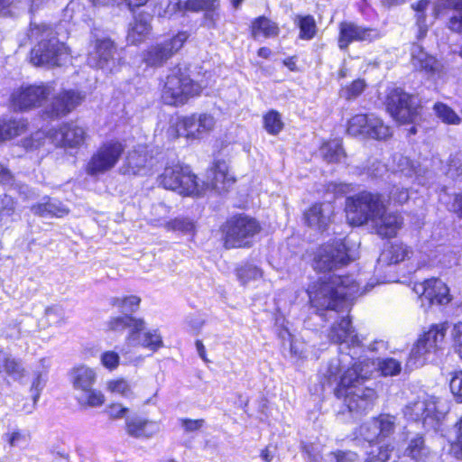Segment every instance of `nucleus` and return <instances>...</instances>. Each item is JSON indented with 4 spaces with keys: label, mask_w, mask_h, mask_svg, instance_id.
Here are the masks:
<instances>
[{
    "label": "nucleus",
    "mask_w": 462,
    "mask_h": 462,
    "mask_svg": "<svg viewBox=\"0 0 462 462\" xmlns=\"http://www.w3.org/2000/svg\"><path fill=\"white\" fill-rule=\"evenodd\" d=\"M437 64L438 61L435 57L428 54L420 59L418 62L419 69L430 75L435 74L437 71Z\"/></svg>",
    "instance_id": "13d9d810"
},
{
    "label": "nucleus",
    "mask_w": 462,
    "mask_h": 462,
    "mask_svg": "<svg viewBox=\"0 0 462 462\" xmlns=\"http://www.w3.org/2000/svg\"><path fill=\"white\" fill-rule=\"evenodd\" d=\"M0 369L14 381L21 384L26 383L29 372L23 360L14 357L4 348H0Z\"/></svg>",
    "instance_id": "bb28decb"
},
{
    "label": "nucleus",
    "mask_w": 462,
    "mask_h": 462,
    "mask_svg": "<svg viewBox=\"0 0 462 462\" xmlns=\"http://www.w3.org/2000/svg\"><path fill=\"white\" fill-rule=\"evenodd\" d=\"M159 184L183 198H218L228 194L236 182L225 159H214L206 170L205 180H200L189 164H167L158 177Z\"/></svg>",
    "instance_id": "f03ea898"
},
{
    "label": "nucleus",
    "mask_w": 462,
    "mask_h": 462,
    "mask_svg": "<svg viewBox=\"0 0 462 462\" xmlns=\"http://www.w3.org/2000/svg\"><path fill=\"white\" fill-rule=\"evenodd\" d=\"M448 325L441 323L432 326L424 333L412 346L407 359L406 366L409 369L422 366L427 356L441 347L447 333Z\"/></svg>",
    "instance_id": "f8f14e48"
},
{
    "label": "nucleus",
    "mask_w": 462,
    "mask_h": 462,
    "mask_svg": "<svg viewBox=\"0 0 462 462\" xmlns=\"http://www.w3.org/2000/svg\"><path fill=\"white\" fill-rule=\"evenodd\" d=\"M392 451L393 448L389 445L383 446L376 454L374 452L369 453L365 462H388Z\"/></svg>",
    "instance_id": "4d7b16f0"
},
{
    "label": "nucleus",
    "mask_w": 462,
    "mask_h": 462,
    "mask_svg": "<svg viewBox=\"0 0 462 462\" xmlns=\"http://www.w3.org/2000/svg\"><path fill=\"white\" fill-rule=\"evenodd\" d=\"M379 37L376 29L367 26H359L349 21H342L338 24L337 38V46L341 51H346L349 45L355 42H371Z\"/></svg>",
    "instance_id": "a211bd4d"
},
{
    "label": "nucleus",
    "mask_w": 462,
    "mask_h": 462,
    "mask_svg": "<svg viewBox=\"0 0 462 462\" xmlns=\"http://www.w3.org/2000/svg\"><path fill=\"white\" fill-rule=\"evenodd\" d=\"M125 145L118 138L101 142L84 166V171L90 177H99L112 171L120 162Z\"/></svg>",
    "instance_id": "1a4fd4ad"
},
{
    "label": "nucleus",
    "mask_w": 462,
    "mask_h": 462,
    "mask_svg": "<svg viewBox=\"0 0 462 462\" xmlns=\"http://www.w3.org/2000/svg\"><path fill=\"white\" fill-rule=\"evenodd\" d=\"M328 338L331 342L343 345L347 347H357L361 340L351 326V320L348 316L342 317L340 321L335 322L328 332Z\"/></svg>",
    "instance_id": "b1692460"
},
{
    "label": "nucleus",
    "mask_w": 462,
    "mask_h": 462,
    "mask_svg": "<svg viewBox=\"0 0 462 462\" xmlns=\"http://www.w3.org/2000/svg\"><path fill=\"white\" fill-rule=\"evenodd\" d=\"M413 252L402 243H395L385 248L378 257V264H395L410 258Z\"/></svg>",
    "instance_id": "c9c22d12"
},
{
    "label": "nucleus",
    "mask_w": 462,
    "mask_h": 462,
    "mask_svg": "<svg viewBox=\"0 0 462 462\" xmlns=\"http://www.w3.org/2000/svg\"><path fill=\"white\" fill-rule=\"evenodd\" d=\"M116 46L110 38L97 39L94 42V49L88 54V61L93 67L104 69L115 60Z\"/></svg>",
    "instance_id": "393cba45"
},
{
    "label": "nucleus",
    "mask_w": 462,
    "mask_h": 462,
    "mask_svg": "<svg viewBox=\"0 0 462 462\" xmlns=\"http://www.w3.org/2000/svg\"><path fill=\"white\" fill-rule=\"evenodd\" d=\"M263 127L270 135H278L285 127L282 114L276 109H269L263 115Z\"/></svg>",
    "instance_id": "37998d69"
},
{
    "label": "nucleus",
    "mask_w": 462,
    "mask_h": 462,
    "mask_svg": "<svg viewBox=\"0 0 462 462\" xmlns=\"http://www.w3.org/2000/svg\"><path fill=\"white\" fill-rule=\"evenodd\" d=\"M100 362L104 367L113 371L118 367L120 363V356L115 351H105L100 356Z\"/></svg>",
    "instance_id": "5fc2aeb1"
},
{
    "label": "nucleus",
    "mask_w": 462,
    "mask_h": 462,
    "mask_svg": "<svg viewBox=\"0 0 462 462\" xmlns=\"http://www.w3.org/2000/svg\"><path fill=\"white\" fill-rule=\"evenodd\" d=\"M452 336L454 341V348L462 358V323L459 322L454 325Z\"/></svg>",
    "instance_id": "e2e57ef3"
},
{
    "label": "nucleus",
    "mask_w": 462,
    "mask_h": 462,
    "mask_svg": "<svg viewBox=\"0 0 462 462\" xmlns=\"http://www.w3.org/2000/svg\"><path fill=\"white\" fill-rule=\"evenodd\" d=\"M152 29V24L146 15L143 14L134 15L127 30V43L134 46L140 45L148 39Z\"/></svg>",
    "instance_id": "c85d7f7f"
},
{
    "label": "nucleus",
    "mask_w": 462,
    "mask_h": 462,
    "mask_svg": "<svg viewBox=\"0 0 462 462\" xmlns=\"http://www.w3.org/2000/svg\"><path fill=\"white\" fill-rule=\"evenodd\" d=\"M168 226L173 229L183 233H189L194 229V224L186 218H176L171 221Z\"/></svg>",
    "instance_id": "052dcab7"
},
{
    "label": "nucleus",
    "mask_w": 462,
    "mask_h": 462,
    "mask_svg": "<svg viewBox=\"0 0 462 462\" xmlns=\"http://www.w3.org/2000/svg\"><path fill=\"white\" fill-rule=\"evenodd\" d=\"M281 32L279 23L264 14L253 18L248 25V33L254 40L275 39Z\"/></svg>",
    "instance_id": "a878e982"
},
{
    "label": "nucleus",
    "mask_w": 462,
    "mask_h": 462,
    "mask_svg": "<svg viewBox=\"0 0 462 462\" xmlns=\"http://www.w3.org/2000/svg\"><path fill=\"white\" fill-rule=\"evenodd\" d=\"M357 454L352 451L332 452L326 456L328 462H356Z\"/></svg>",
    "instance_id": "6e6d98bb"
},
{
    "label": "nucleus",
    "mask_w": 462,
    "mask_h": 462,
    "mask_svg": "<svg viewBox=\"0 0 462 462\" xmlns=\"http://www.w3.org/2000/svg\"><path fill=\"white\" fill-rule=\"evenodd\" d=\"M370 116L371 114L368 113H358L353 115L346 121V133L354 137H366Z\"/></svg>",
    "instance_id": "79ce46f5"
},
{
    "label": "nucleus",
    "mask_w": 462,
    "mask_h": 462,
    "mask_svg": "<svg viewBox=\"0 0 462 462\" xmlns=\"http://www.w3.org/2000/svg\"><path fill=\"white\" fill-rule=\"evenodd\" d=\"M366 87L365 80L359 78L343 86L339 90V95L346 101L355 100L364 93Z\"/></svg>",
    "instance_id": "de8ad7c7"
},
{
    "label": "nucleus",
    "mask_w": 462,
    "mask_h": 462,
    "mask_svg": "<svg viewBox=\"0 0 462 462\" xmlns=\"http://www.w3.org/2000/svg\"><path fill=\"white\" fill-rule=\"evenodd\" d=\"M153 155L145 144H138L126 153L123 171L128 175H142L152 167Z\"/></svg>",
    "instance_id": "4be33fe9"
},
{
    "label": "nucleus",
    "mask_w": 462,
    "mask_h": 462,
    "mask_svg": "<svg viewBox=\"0 0 462 462\" xmlns=\"http://www.w3.org/2000/svg\"><path fill=\"white\" fill-rule=\"evenodd\" d=\"M349 261L342 240L326 244L317 252L313 265L322 275L309 287L308 293L311 306L318 311H348L349 300L363 293L352 276H341L334 273Z\"/></svg>",
    "instance_id": "f257e3e1"
},
{
    "label": "nucleus",
    "mask_w": 462,
    "mask_h": 462,
    "mask_svg": "<svg viewBox=\"0 0 462 462\" xmlns=\"http://www.w3.org/2000/svg\"><path fill=\"white\" fill-rule=\"evenodd\" d=\"M322 159L328 164H337L347 157L341 139L322 140L319 147Z\"/></svg>",
    "instance_id": "f704fd0d"
},
{
    "label": "nucleus",
    "mask_w": 462,
    "mask_h": 462,
    "mask_svg": "<svg viewBox=\"0 0 462 462\" xmlns=\"http://www.w3.org/2000/svg\"><path fill=\"white\" fill-rule=\"evenodd\" d=\"M374 210L375 212L370 227L381 236H395L403 224L401 215L386 208L385 204L376 207Z\"/></svg>",
    "instance_id": "aec40b11"
},
{
    "label": "nucleus",
    "mask_w": 462,
    "mask_h": 462,
    "mask_svg": "<svg viewBox=\"0 0 462 462\" xmlns=\"http://www.w3.org/2000/svg\"><path fill=\"white\" fill-rule=\"evenodd\" d=\"M181 426L184 428L187 432H193L199 430L203 424V420H190V419H182L180 420Z\"/></svg>",
    "instance_id": "69168bd1"
},
{
    "label": "nucleus",
    "mask_w": 462,
    "mask_h": 462,
    "mask_svg": "<svg viewBox=\"0 0 462 462\" xmlns=\"http://www.w3.org/2000/svg\"><path fill=\"white\" fill-rule=\"evenodd\" d=\"M136 343L127 344L129 346H143L152 352L157 351L163 346L162 337L157 329L148 330H138L135 337Z\"/></svg>",
    "instance_id": "a19ab883"
},
{
    "label": "nucleus",
    "mask_w": 462,
    "mask_h": 462,
    "mask_svg": "<svg viewBox=\"0 0 462 462\" xmlns=\"http://www.w3.org/2000/svg\"><path fill=\"white\" fill-rule=\"evenodd\" d=\"M405 455L415 462H426L430 458L431 451L425 445L424 439L416 436L409 441Z\"/></svg>",
    "instance_id": "ea45409f"
},
{
    "label": "nucleus",
    "mask_w": 462,
    "mask_h": 462,
    "mask_svg": "<svg viewBox=\"0 0 462 462\" xmlns=\"http://www.w3.org/2000/svg\"><path fill=\"white\" fill-rule=\"evenodd\" d=\"M127 411L128 409L119 403H113L106 409V412L111 419L124 418Z\"/></svg>",
    "instance_id": "0e129e2a"
},
{
    "label": "nucleus",
    "mask_w": 462,
    "mask_h": 462,
    "mask_svg": "<svg viewBox=\"0 0 462 462\" xmlns=\"http://www.w3.org/2000/svg\"><path fill=\"white\" fill-rule=\"evenodd\" d=\"M220 1L219 0H185L178 1L173 5L175 13H203L204 22L209 27H216L217 20L219 17Z\"/></svg>",
    "instance_id": "6ab92c4d"
},
{
    "label": "nucleus",
    "mask_w": 462,
    "mask_h": 462,
    "mask_svg": "<svg viewBox=\"0 0 462 462\" xmlns=\"http://www.w3.org/2000/svg\"><path fill=\"white\" fill-rule=\"evenodd\" d=\"M216 125V120L208 113H192L180 116L169 124L166 129V137L169 141H175L181 137L187 141L201 139L204 134L212 132Z\"/></svg>",
    "instance_id": "0eeeda50"
},
{
    "label": "nucleus",
    "mask_w": 462,
    "mask_h": 462,
    "mask_svg": "<svg viewBox=\"0 0 462 462\" xmlns=\"http://www.w3.org/2000/svg\"><path fill=\"white\" fill-rule=\"evenodd\" d=\"M50 367L49 359L41 358L33 370V377L31 383L30 393H32V402L27 412H32L36 408L41 393L45 386L44 375L47 374Z\"/></svg>",
    "instance_id": "473e14b6"
},
{
    "label": "nucleus",
    "mask_w": 462,
    "mask_h": 462,
    "mask_svg": "<svg viewBox=\"0 0 462 462\" xmlns=\"http://www.w3.org/2000/svg\"><path fill=\"white\" fill-rule=\"evenodd\" d=\"M107 389L113 393L124 397H129L132 394L131 387L125 379L112 380L107 383Z\"/></svg>",
    "instance_id": "864d4df0"
},
{
    "label": "nucleus",
    "mask_w": 462,
    "mask_h": 462,
    "mask_svg": "<svg viewBox=\"0 0 462 462\" xmlns=\"http://www.w3.org/2000/svg\"><path fill=\"white\" fill-rule=\"evenodd\" d=\"M51 93V88L46 83L22 85L11 92L9 106L14 112H29L41 107Z\"/></svg>",
    "instance_id": "9b49d317"
},
{
    "label": "nucleus",
    "mask_w": 462,
    "mask_h": 462,
    "mask_svg": "<svg viewBox=\"0 0 462 462\" xmlns=\"http://www.w3.org/2000/svg\"><path fill=\"white\" fill-rule=\"evenodd\" d=\"M30 128L25 117H0V143L24 134Z\"/></svg>",
    "instance_id": "2f4dec72"
},
{
    "label": "nucleus",
    "mask_w": 462,
    "mask_h": 462,
    "mask_svg": "<svg viewBox=\"0 0 462 462\" xmlns=\"http://www.w3.org/2000/svg\"><path fill=\"white\" fill-rule=\"evenodd\" d=\"M52 131H57L55 145L65 149L79 148L86 144L88 137L87 129L73 120L62 123Z\"/></svg>",
    "instance_id": "412c9836"
},
{
    "label": "nucleus",
    "mask_w": 462,
    "mask_h": 462,
    "mask_svg": "<svg viewBox=\"0 0 462 462\" xmlns=\"http://www.w3.org/2000/svg\"><path fill=\"white\" fill-rule=\"evenodd\" d=\"M189 39L186 31H178L171 37L149 45L142 52L143 63L149 68H162L184 46Z\"/></svg>",
    "instance_id": "9d476101"
},
{
    "label": "nucleus",
    "mask_w": 462,
    "mask_h": 462,
    "mask_svg": "<svg viewBox=\"0 0 462 462\" xmlns=\"http://www.w3.org/2000/svg\"><path fill=\"white\" fill-rule=\"evenodd\" d=\"M373 420L376 425L379 441L384 440L394 433L397 425L394 416L381 414L373 418Z\"/></svg>",
    "instance_id": "c03bdc74"
},
{
    "label": "nucleus",
    "mask_w": 462,
    "mask_h": 462,
    "mask_svg": "<svg viewBox=\"0 0 462 462\" xmlns=\"http://www.w3.org/2000/svg\"><path fill=\"white\" fill-rule=\"evenodd\" d=\"M383 204H346V217L348 223L352 226L367 225L371 226L374 210L376 207Z\"/></svg>",
    "instance_id": "c756f323"
},
{
    "label": "nucleus",
    "mask_w": 462,
    "mask_h": 462,
    "mask_svg": "<svg viewBox=\"0 0 462 462\" xmlns=\"http://www.w3.org/2000/svg\"><path fill=\"white\" fill-rule=\"evenodd\" d=\"M84 100V96L75 89H61L51 97L47 107L40 112V118L46 121L59 120L72 113Z\"/></svg>",
    "instance_id": "4468645a"
},
{
    "label": "nucleus",
    "mask_w": 462,
    "mask_h": 462,
    "mask_svg": "<svg viewBox=\"0 0 462 462\" xmlns=\"http://www.w3.org/2000/svg\"><path fill=\"white\" fill-rule=\"evenodd\" d=\"M331 204H313L304 214L306 223L316 229L324 230L330 222Z\"/></svg>",
    "instance_id": "72a5a7b5"
},
{
    "label": "nucleus",
    "mask_w": 462,
    "mask_h": 462,
    "mask_svg": "<svg viewBox=\"0 0 462 462\" xmlns=\"http://www.w3.org/2000/svg\"><path fill=\"white\" fill-rule=\"evenodd\" d=\"M456 439L452 444V449L457 458L462 459V418L455 425Z\"/></svg>",
    "instance_id": "680f3d73"
},
{
    "label": "nucleus",
    "mask_w": 462,
    "mask_h": 462,
    "mask_svg": "<svg viewBox=\"0 0 462 462\" xmlns=\"http://www.w3.org/2000/svg\"><path fill=\"white\" fill-rule=\"evenodd\" d=\"M356 190L353 183L341 181H328L322 188L324 196H331L334 199L345 198L346 202H383V197L381 193H373L363 190L351 195Z\"/></svg>",
    "instance_id": "dca6fc26"
},
{
    "label": "nucleus",
    "mask_w": 462,
    "mask_h": 462,
    "mask_svg": "<svg viewBox=\"0 0 462 462\" xmlns=\"http://www.w3.org/2000/svg\"><path fill=\"white\" fill-rule=\"evenodd\" d=\"M31 210L45 219L62 217L69 213V208L63 204H34Z\"/></svg>",
    "instance_id": "a18cd8bd"
},
{
    "label": "nucleus",
    "mask_w": 462,
    "mask_h": 462,
    "mask_svg": "<svg viewBox=\"0 0 462 462\" xmlns=\"http://www.w3.org/2000/svg\"><path fill=\"white\" fill-rule=\"evenodd\" d=\"M393 135V127L381 116L371 114L366 137L381 142L391 139Z\"/></svg>",
    "instance_id": "e433bc0d"
},
{
    "label": "nucleus",
    "mask_w": 462,
    "mask_h": 462,
    "mask_svg": "<svg viewBox=\"0 0 462 462\" xmlns=\"http://www.w3.org/2000/svg\"><path fill=\"white\" fill-rule=\"evenodd\" d=\"M413 291L419 295L421 306L445 305L450 301L449 290L439 279L430 278L414 284Z\"/></svg>",
    "instance_id": "f3484780"
},
{
    "label": "nucleus",
    "mask_w": 462,
    "mask_h": 462,
    "mask_svg": "<svg viewBox=\"0 0 462 462\" xmlns=\"http://www.w3.org/2000/svg\"><path fill=\"white\" fill-rule=\"evenodd\" d=\"M30 32L38 40L28 54L29 62L34 67L58 68L70 55L69 48L54 35L51 25L33 24Z\"/></svg>",
    "instance_id": "39448f33"
},
{
    "label": "nucleus",
    "mask_w": 462,
    "mask_h": 462,
    "mask_svg": "<svg viewBox=\"0 0 462 462\" xmlns=\"http://www.w3.org/2000/svg\"><path fill=\"white\" fill-rule=\"evenodd\" d=\"M260 231L259 223L247 216L234 217L226 221L225 233V246L236 248L246 246L249 239Z\"/></svg>",
    "instance_id": "ddd939ff"
},
{
    "label": "nucleus",
    "mask_w": 462,
    "mask_h": 462,
    "mask_svg": "<svg viewBox=\"0 0 462 462\" xmlns=\"http://www.w3.org/2000/svg\"><path fill=\"white\" fill-rule=\"evenodd\" d=\"M106 325L108 329L111 331H123L128 328L130 331L125 339L126 344L136 343L135 337L138 330H144L145 328V324L143 319H138L129 315L111 318L107 321Z\"/></svg>",
    "instance_id": "7c9ffc66"
},
{
    "label": "nucleus",
    "mask_w": 462,
    "mask_h": 462,
    "mask_svg": "<svg viewBox=\"0 0 462 462\" xmlns=\"http://www.w3.org/2000/svg\"><path fill=\"white\" fill-rule=\"evenodd\" d=\"M436 412V402L432 397L426 394L419 396L416 400L410 402L404 408V416L414 421L433 420Z\"/></svg>",
    "instance_id": "5701e85b"
},
{
    "label": "nucleus",
    "mask_w": 462,
    "mask_h": 462,
    "mask_svg": "<svg viewBox=\"0 0 462 462\" xmlns=\"http://www.w3.org/2000/svg\"><path fill=\"white\" fill-rule=\"evenodd\" d=\"M56 139L57 131H52V128L49 129L48 131L39 129L23 138L22 140V146L26 151H35L43 147L47 140H50L54 143Z\"/></svg>",
    "instance_id": "4c0bfd02"
},
{
    "label": "nucleus",
    "mask_w": 462,
    "mask_h": 462,
    "mask_svg": "<svg viewBox=\"0 0 462 462\" xmlns=\"http://www.w3.org/2000/svg\"><path fill=\"white\" fill-rule=\"evenodd\" d=\"M127 434L135 439H151L161 430V423L140 417L127 419L125 421Z\"/></svg>",
    "instance_id": "cd10ccee"
},
{
    "label": "nucleus",
    "mask_w": 462,
    "mask_h": 462,
    "mask_svg": "<svg viewBox=\"0 0 462 462\" xmlns=\"http://www.w3.org/2000/svg\"><path fill=\"white\" fill-rule=\"evenodd\" d=\"M367 363H370L368 359L356 362L350 354L340 353L337 357L332 358L326 365L320 369V378L323 385H332L337 383L336 388H340V380L347 371L351 370L350 374H353L354 369L356 368L360 371L362 367Z\"/></svg>",
    "instance_id": "2eb2a0df"
},
{
    "label": "nucleus",
    "mask_w": 462,
    "mask_h": 462,
    "mask_svg": "<svg viewBox=\"0 0 462 462\" xmlns=\"http://www.w3.org/2000/svg\"><path fill=\"white\" fill-rule=\"evenodd\" d=\"M4 439L11 447H26L31 441V434L25 430H14L5 433Z\"/></svg>",
    "instance_id": "09e8293b"
},
{
    "label": "nucleus",
    "mask_w": 462,
    "mask_h": 462,
    "mask_svg": "<svg viewBox=\"0 0 462 462\" xmlns=\"http://www.w3.org/2000/svg\"><path fill=\"white\" fill-rule=\"evenodd\" d=\"M294 23L299 29L298 38L303 41H310L318 34V25L316 20L311 14H298L294 19Z\"/></svg>",
    "instance_id": "58836bf2"
},
{
    "label": "nucleus",
    "mask_w": 462,
    "mask_h": 462,
    "mask_svg": "<svg viewBox=\"0 0 462 462\" xmlns=\"http://www.w3.org/2000/svg\"><path fill=\"white\" fill-rule=\"evenodd\" d=\"M97 372L86 365H78L69 373V382L75 392V397L82 407H99L105 402L104 394L94 388Z\"/></svg>",
    "instance_id": "6e6552de"
},
{
    "label": "nucleus",
    "mask_w": 462,
    "mask_h": 462,
    "mask_svg": "<svg viewBox=\"0 0 462 462\" xmlns=\"http://www.w3.org/2000/svg\"><path fill=\"white\" fill-rule=\"evenodd\" d=\"M432 109L435 116L446 125H457L461 123V117L446 103L437 101L434 103Z\"/></svg>",
    "instance_id": "49530a36"
},
{
    "label": "nucleus",
    "mask_w": 462,
    "mask_h": 462,
    "mask_svg": "<svg viewBox=\"0 0 462 462\" xmlns=\"http://www.w3.org/2000/svg\"><path fill=\"white\" fill-rule=\"evenodd\" d=\"M448 28L452 32L462 34V16H451L448 21Z\"/></svg>",
    "instance_id": "774afa93"
},
{
    "label": "nucleus",
    "mask_w": 462,
    "mask_h": 462,
    "mask_svg": "<svg viewBox=\"0 0 462 462\" xmlns=\"http://www.w3.org/2000/svg\"><path fill=\"white\" fill-rule=\"evenodd\" d=\"M204 87L193 79L189 66L177 63L159 79V101L162 106L181 107L201 97Z\"/></svg>",
    "instance_id": "7ed1b4c3"
},
{
    "label": "nucleus",
    "mask_w": 462,
    "mask_h": 462,
    "mask_svg": "<svg viewBox=\"0 0 462 462\" xmlns=\"http://www.w3.org/2000/svg\"><path fill=\"white\" fill-rule=\"evenodd\" d=\"M262 276V270L251 264L245 265L237 270V277L243 284L260 279Z\"/></svg>",
    "instance_id": "603ef678"
},
{
    "label": "nucleus",
    "mask_w": 462,
    "mask_h": 462,
    "mask_svg": "<svg viewBox=\"0 0 462 462\" xmlns=\"http://www.w3.org/2000/svg\"><path fill=\"white\" fill-rule=\"evenodd\" d=\"M374 366V362H370L360 371L356 368L353 374H350L351 370L347 371L341 377L340 388H335L336 396L344 398V403L350 412L362 414L373 408L377 398L376 393L373 388L364 386L363 381L371 375Z\"/></svg>",
    "instance_id": "20e7f679"
},
{
    "label": "nucleus",
    "mask_w": 462,
    "mask_h": 462,
    "mask_svg": "<svg viewBox=\"0 0 462 462\" xmlns=\"http://www.w3.org/2000/svg\"><path fill=\"white\" fill-rule=\"evenodd\" d=\"M376 430V425L374 423L372 418L371 420H366L360 425L357 431V436L369 443L379 441L378 433Z\"/></svg>",
    "instance_id": "3c124183"
},
{
    "label": "nucleus",
    "mask_w": 462,
    "mask_h": 462,
    "mask_svg": "<svg viewBox=\"0 0 462 462\" xmlns=\"http://www.w3.org/2000/svg\"><path fill=\"white\" fill-rule=\"evenodd\" d=\"M377 367L384 376H394L398 374L402 369L401 363L394 358L378 360Z\"/></svg>",
    "instance_id": "8fccbe9b"
},
{
    "label": "nucleus",
    "mask_w": 462,
    "mask_h": 462,
    "mask_svg": "<svg viewBox=\"0 0 462 462\" xmlns=\"http://www.w3.org/2000/svg\"><path fill=\"white\" fill-rule=\"evenodd\" d=\"M141 299L138 296L131 295L125 297V302L124 306V310L134 312L137 310L139 307Z\"/></svg>",
    "instance_id": "338daca9"
},
{
    "label": "nucleus",
    "mask_w": 462,
    "mask_h": 462,
    "mask_svg": "<svg viewBox=\"0 0 462 462\" xmlns=\"http://www.w3.org/2000/svg\"><path fill=\"white\" fill-rule=\"evenodd\" d=\"M383 105L384 111L399 125H417L424 119L422 101L402 87L388 88Z\"/></svg>",
    "instance_id": "423d86ee"
},
{
    "label": "nucleus",
    "mask_w": 462,
    "mask_h": 462,
    "mask_svg": "<svg viewBox=\"0 0 462 462\" xmlns=\"http://www.w3.org/2000/svg\"><path fill=\"white\" fill-rule=\"evenodd\" d=\"M449 386L457 401L462 402V372H457L452 376Z\"/></svg>",
    "instance_id": "bf43d9fd"
}]
</instances>
